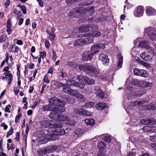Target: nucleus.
<instances>
[{
    "label": "nucleus",
    "instance_id": "obj_1",
    "mask_svg": "<svg viewBox=\"0 0 156 156\" xmlns=\"http://www.w3.org/2000/svg\"><path fill=\"white\" fill-rule=\"evenodd\" d=\"M79 68L81 70L86 71L89 74H98L99 73L98 69L89 64L80 65L79 66Z\"/></svg>",
    "mask_w": 156,
    "mask_h": 156
},
{
    "label": "nucleus",
    "instance_id": "obj_2",
    "mask_svg": "<svg viewBox=\"0 0 156 156\" xmlns=\"http://www.w3.org/2000/svg\"><path fill=\"white\" fill-rule=\"evenodd\" d=\"M49 104L54 107V109L56 108L57 106H59L61 107H64L65 105V102L60 99L55 97L51 98L49 101Z\"/></svg>",
    "mask_w": 156,
    "mask_h": 156
},
{
    "label": "nucleus",
    "instance_id": "obj_3",
    "mask_svg": "<svg viewBox=\"0 0 156 156\" xmlns=\"http://www.w3.org/2000/svg\"><path fill=\"white\" fill-rule=\"evenodd\" d=\"M144 31L148 34L151 40L153 41L156 40V30L154 27H147L144 28Z\"/></svg>",
    "mask_w": 156,
    "mask_h": 156
},
{
    "label": "nucleus",
    "instance_id": "obj_4",
    "mask_svg": "<svg viewBox=\"0 0 156 156\" xmlns=\"http://www.w3.org/2000/svg\"><path fill=\"white\" fill-rule=\"evenodd\" d=\"M77 78L79 81L82 80L84 83L88 85L93 84L95 83V81L93 79L89 77L82 75H78Z\"/></svg>",
    "mask_w": 156,
    "mask_h": 156
},
{
    "label": "nucleus",
    "instance_id": "obj_5",
    "mask_svg": "<svg viewBox=\"0 0 156 156\" xmlns=\"http://www.w3.org/2000/svg\"><path fill=\"white\" fill-rule=\"evenodd\" d=\"M105 45L104 44L100 43L96 44L92 46L90 49L91 52L94 54V55L99 51V49L100 48L104 49L105 48Z\"/></svg>",
    "mask_w": 156,
    "mask_h": 156
},
{
    "label": "nucleus",
    "instance_id": "obj_6",
    "mask_svg": "<svg viewBox=\"0 0 156 156\" xmlns=\"http://www.w3.org/2000/svg\"><path fill=\"white\" fill-rule=\"evenodd\" d=\"M95 28L96 29H98L97 26L95 25H84L79 27V31L81 32H86L90 30H91L92 28Z\"/></svg>",
    "mask_w": 156,
    "mask_h": 156
},
{
    "label": "nucleus",
    "instance_id": "obj_7",
    "mask_svg": "<svg viewBox=\"0 0 156 156\" xmlns=\"http://www.w3.org/2000/svg\"><path fill=\"white\" fill-rule=\"evenodd\" d=\"M133 73L134 75L137 76L144 77L147 76V72L145 70L139 69L136 68L133 69Z\"/></svg>",
    "mask_w": 156,
    "mask_h": 156
},
{
    "label": "nucleus",
    "instance_id": "obj_8",
    "mask_svg": "<svg viewBox=\"0 0 156 156\" xmlns=\"http://www.w3.org/2000/svg\"><path fill=\"white\" fill-rule=\"evenodd\" d=\"M94 55V54L91 51H85L82 54V60L85 62L90 60Z\"/></svg>",
    "mask_w": 156,
    "mask_h": 156
},
{
    "label": "nucleus",
    "instance_id": "obj_9",
    "mask_svg": "<svg viewBox=\"0 0 156 156\" xmlns=\"http://www.w3.org/2000/svg\"><path fill=\"white\" fill-rule=\"evenodd\" d=\"M141 124L145 125H153L156 123V120L152 118L142 119L140 120Z\"/></svg>",
    "mask_w": 156,
    "mask_h": 156
},
{
    "label": "nucleus",
    "instance_id": "obj_10",
    "mask_svg": "<svg viewBox=\"0 0 156 156\" xmlns=\"http://www.w3.org/2000/svg\"><path fill=\"white\" fill-rule=\"evenodd\" d=\"M51 134V139L50 140H53L54 136H60L63 135L65 133V130L62 128L57 129L56 130H54L52 132Z\"/></svg>",
    "mask_w": 156,
    "mask_h": 156
},
{
    "label": "nucleus",
    "instance_id": "obj_11",
    "mask_svg": "<svg viewBox=\"0 0 156 156\" xmlns=\"http://www.w3.org/2000/svg\"><path fill=\"white\" fill-rule=\"evenodd\" d=\"M144 10L141 6H138L134 12V16L136 17H140L143 16Z\"/></svg>",
    "mask_w": 156,
    "mask_h": 156
},
{
    "label": "nucleus",
    "instance_id": "obj_12",
    "mask_svg": "<svg viewBox=\"0 0 156 156\" xmlns=\"http://www.w3.org/2000/svg\"><path fill=\"white\" fill-rule=\"evenodd\" d=\"M153 55H150L148 53L144 52L140 55V57L144 60L147 61H151L153 58Z\"/></svg>",
    "mask_w": 156,
    "mask_h": 156
},
{
    "label": "nucleus",
    "instance_id": "obj_13",
    "mask_svg": "<svg viewBox=\"0 0 156 156\" xmlns=\"http://www.w3.org/2000/svg\"><path fill=\"white\" fill-rule=\"evenodd\" d=\"M99 59L104 64H105L109 62V59L108 56L103 53L99 55Z\"/></svg>",
    "mask_w": 156,
    "mask_h": 156
},
{
    "label": "nucleus",
    "instance_id": "obj_14",
    "mask_svg": "<svg viewBox=\"0 0 156 156\" xmlns=\"http://www.w3.org/2000/svg\"><path fill=\"white\" fill-rule=\"evenodd\" d=\"M51 111L49 115V118L51 119L57 120L58 114V110L57 109H54Z\"/></svg>",
    "mask_w": 156,
    "mask_h": 156
},
{
    "label": "nucleus",
    "instance_id": "obj_15",
    "mask_svg": "<svg viewBox=\"0 0 156 156\" xmlns=\"http://www.w3.org/2000/svg\"><path fill=\"white\" fill-rule=\"evenodd\" d=\"M146 12L147 15L149 16H153L156 15V11L153 8L148 7L146 9Z\"/></svg>",
    "mask_w": 156,
    "mask_h": 156
},
{
    "label": "nucleus",
    "instance_id": "obj_16",
    "mask_svg": "<svg viewBox=\"0 0 156 156\" xmlns=\"http://www.w3.org/2000/svg\"><path fill=\"white\" fill-rule=\"evenodd\" d=\"M52 122V121L51 120H43L41 122V126L42 127L50 128V127L51 126Z\"/></svg>",
    "mask_w": 156,
    "mask_h": 156
},
{
    "label": "nucleus",
    "instance_id": "obj_17",
    "mask_svg": "<svg viewBox=\"0 0 156 156\" xmlns=\"http://www.w3.org/2000/svg\"><path fill=\"white\" fill-rule=\"evenodd\" d=\"M117 58H118V62L117 66L118 68L115 69V70H118L119 69L121 68L122 64L123 57L121 55L120 53H119L118 54Z\"/></svg>",
    "mask_w": 156,
    "mask_h": 156
},
{
    "label": "nucleus",
    "instance_id": "obj_18",
    "mask_svg": "<svg viewBox=\"0 0 156 156\" xmlns=\"http://www.w3.org/2000/svg\"><path fill=\"white\" fill-rule=\"evenodd\" d=\"M70 95L78 98L82 99L83 98V96L76 90H73Z\"/></svg>",
    "mask_w": 156,
    "mask_h": 156
},
{
    "label": "nucleus",
    "instance_id": "obj_19",
    "mask_svg": "<svg viewBox=\"0 0 156 156\" xmlns=\"http://www.w3.org/2000/svg\"><path fill=\"white\" fill-rule=\"evenodd\" d=\"M69 119V117L66 115H63L62 114L58 115L57 116V120L59 121H67Z\"/></svg>",
    "mask_w": 156,
    "mask_h": 156
},
{
    "label": "nucleus",
    "instance_id": "obj_20",
    "mask_svg": "<svg viewBox=\"0 0 156 156\" xmlns=\"http://www.w3.org/2000/svg\"><path fill=\"white\" fill-rule=\"evenodd\" d=\"M145 48L146 49L148 52H147V53H149L153 56H155L156 55V54L154 52V48L148 45L147 46H146Z\"/></svg>",
    "mask_w": 156,
    "mask_h": 156
},
{
    "label": "nucleus",
    "instance_id": "obj_21",
    "mask_svg": "<svg viewBox=\"0 0 156 156\" xmlns=\"http://www.w3.org/2000/svg\"><path fill=\"white\" fill-rule=\"evenodd\" d=\"M95 105L94 103L89 102L85 103L84 105L82 106V108H83L87 109L94 107L95 106Z\"/></svg>",
    "mask_w": 156,
    "mask_h": 156
},
{
    "label": "nucleus",
    "instance_id": "obj_22",
    "mask_svg": "<svg viewBox=\"0 0 156 156\" xmlns=\"http://www.w3.org/2000/svg\"><path fill=\"white\" fill-rule=\"evenodd\" d=\"M62 126V124L61 122H57L53 124L52 122L51 126L50 127V128H54V129L57 128V129H58L61 128Z\"/></svg>",
    "mask_w": 156,
    "mask_h": 156
},
{
    "label": "nucleus",
    "instance_id": "obj_23",
    "mask_svg": "<svg viewBox=\"0 0 156 156\" xmlns=\"http://www.w3.org/2000/svg\"><path fill=\"white\" fill-rule=\"evenodd\" d=\"M78 82L76 81L72 80H69L66 81V83L67 85L69 86H74L76 87L77 85Z\"/></svg>",
    "mask_w": 156,
    "mask_h": 156
},
{
    "label": "nucleus",
    "instance_id": "obj_24",
    "mask_svg": "<svg viewBox=\"0 0 156 156\" xmlns=\"http://www.w3.org/2000/svg\"><path fill=\"white\" fill-rule=\"evenodd\" d=\"M107 105L105 103L103 102H99L96 105V107L99 110H103L106 107Z\"/></svg>",
    "mask_w": 156,
    "mask_h": 156
},
{
    "label": "nucleus",
    "instance_id": "obj_25",
    "mask_svg": "<svg viewBox=\"0 0 156 156\" xmlns=\"http://www.w3.org/2000/svg\"><path fill=\"white\" fill-rule=\"evenodd\" d=\"M88 36H90V37L83 38L84 43H90L93 42L94 41L93 37H91V34H88Z\"/></svg>",
    "mask_w": 156,
    "mask_h": 156
},
{
    "label": "nucleus",
    "instance_id": "obj_26",
    "mask_svg": "<svg viewBox=\"0 0 156 156\" xmlns=\"http://www.w3.org/2000/svg\"><path fill=\"white\" fill-rule=\"evenodd\" d=\"M84 39L82 38L76 40L74 43L75 46L82 45L83 44H84Z\"/></svg>",
    "mask_w": 156,
    "mask_h": 156
},
{
    "label": "nucleus",
    "instance_id": "obj_27",
    "mask_svg": "<svg viewBox=\"0 0 156 156\" xmlns=\"http://www.w3.org/2000/svg\"><path fill=\"white\" fill-rule=\"evenodd\" d=\"M85 122L87 125L93 126L95 124L94 120L92 119H85Z\"/></svg>",
    "mask_w": 156,
    "mask_h": 156
},
{
    "label": "nucleus",
    "instance_id": "obj_28",
    "mask_svg": "<svg viewBox=\"0 0 156 156\" xmlns=\"http://www.w3.org/2000/svg\"><path fill=\"white\" fill-rule=\"evenodd\" d=\"M44 111H51L54 109V107L49 103L48 105H45L43 107Z\"/></svg>",
    "mask_w": 156,
    "mask_h": 156
},
{
    "label": "nucleus",
    "instance_id": "obj_29",
    "mask_svg": "<svg viewBox=\"0 0 156 156\" xmlns=\"http://www.w3.org/2000/svg\"><path fill=\"white\" fill-rule=\"evenodd\" d=\"M97 96L102 99L104 98H106L105 97V93L104 91L101 90V91H97V92H95Z\"/></svg>",
    "mask_w": 156,
    "mask_h": 156
},
{
    "label": "nucleus",
    "instance_id": "obj_30",
    "mask_svg": "<svg viewBox=\"0 0 156 156\" xmlns=\"http://www.w3.org/2000/svg\"><path fill=\"white\" fill-rule=\"evenodd\" d=\"M52 32L50 33V31H49L48 30H47V33L49 34V39L51 41H53L54 39V38L55 37V35L54 34V31L52 30L51 31Z\"/></svg>",
    "mask_w": 156,
    "mask_h": 156
},
{
    "label": "nucleus",
    "instance_id": "obj_31",
    "mask_svg": "<svg viewBox=\"0 0 156 156\" xmlns=\"http://www.w3.org/2000/svg\"><path fill=\"white\" fill-rule=\"evenodd\" d=\"M152 83H150L147 81H142V86L143 87H151L152 86Z\"/></svg>",
    "mask_w": 156,
    "mask_h": 156
},
{
    "label": "nucleus",
    "instance_id": "obj_32",
    "mask_svg": "<svg viewBox=\"0 0 156 156\" xmlns=\"http://www.w3.org/2000/svg\"><path fill=\"white\" fill-rule=\"evenodd\" d=\"M72 90V89L68 87H66V86L62 88V90L64 92L69 94H71V93Z\"/></svg>",
    "mask_w": 156,
    "mask_h": 156
},
{
    "label": "nucleus",
    "instance_id": "obj_33",
    "mask_svg": "<svg viewBox=\"0 0 156 156\" xmlns=\"http://www.w3.org/2000/svg\"><path fill=\"white\" fill-rule=\"evenodd\" d=\"M147 44V41H146L145 40L139 42L138 44V46L146 48V46L148 45Z\"/></svg>",
    "mask_w": 156,
    "mask_h": 156
},
{
    "label": "nucleus",
    "instance_id": "obj_34",
    "mask_svg": "<svg viewBox=\"0 0 156 156\" xmlns=\"http://www.w3.org/2000/svg\"><path fill=\"white\" fill-rule=\"evenodd\" d=\"M91 37H98L101 35V33L100 32L96 31L93 32L91 34Z\"/></svg>",
    "mask_w": 156,
    "mask_h": 156
},
{
    "label": "nucleus",
    "instance_id": "obj_35",
    "mask_svg": "<svg viewBox=\"0 0 156 156\" xmlns=\"http://www.w3.org/2000/svg\"><path fill=\"white\" fill-rule=\"evenodd\" d=\"M133 83L136 86L142 87V81L136 80L134 81Z\"/></svg>",
    "mask_w": 156,
    "mask_h": 156
},
{
    "label": "nucleus",
    "instance_id": "obj_36",
    "mask_svg": "<svg viewBox=\"0 0 156 156\" xmlns=\"http://www.w3.org/2000/svg\"><path fill=\"white\" fill-rule=\"evenodd\" d=\"M47 152V150L44 149L40 150L38 152V154L40 156H42L44 155H45Z\"/></svg>",
    "mask_w": 156,
    "mask_h": 156
},
{
    "label": "nucleus",
    "instance_id": "obj_37",
    "mask_svg": "<svg viewBox=\"0 0 156 156\" xmlns=\"http://www.w3.org/2000/svg\"><path fill=\"white\" fill-rule=\"evenodd\" d=\"M106 144L105 143L103 142V141H100L99 142V143L98 145V148L100 149H105L106 148L105 147Z\"/></svg>",
    "mask_w": 156,
    "mask_h": 156
},
{
    "label": "nucleus",
    "instance_id": "obj_38",
    "mask_svg": "<svg viewBox=\"0 0 156 156\" xmlns=\"http://www.w3.org/2000/svg\"><path fill=\"white\" fill-rule=\"evenodd\" d=\"M103 140L109 143L111 141V138L109 136L105 135L103 138Z\"/></svg>",
    "mask_w": 156,
    "mask_h": 156
},
{
    "label": "nucleus",
    "instance_id": "obj_39",
    "mask_svg": "<svg viewBox=\"0 0 156 156\" xmlns=\"http://www.w3.org/2000/svg\"><path fill=\"white\" fill-rule=\"evenodd\" d=\"M145 93V92L143 90H142V91L141 90H138L135 92V95L138 96H140Z\"/></svg>",
    "mask_w": 156,
    "mask_h": 156
},
{
    "label": "nucleus",
    "instance_id": "obj_40",
    "mask_svg": "<svg viewBox=\"0 0 156 156\" xmlns=\"http://www.w3.org/2000/svg\"><path fill=\"white\" fill-rule=\"evenodd\" d=\"M82 108H79L78 109H76L74 111L75 112L78 114L79 115H83V109Z\"/></svg>",
    "mask_w": 156,
    "mask_h": 156
},
{
    "label": "nucleus",
    "instance_id": "obj_41",
    "mask_svg": "<svg viewBox=\"0 0 156 156\" xmlns=\"http://www.w3.org/2000/svg\"><path fill=\"white\" fill-rule=\"evenodd\" d=\"M83 133V130L80 128L77 129L76 131V134L77 136H81Z\"/></svg>",
    "mask_w": 156,
    "mask_h": 156
},
{
    "label": "nucleus",
    "instance_id": "obj_42",
    "mask_svg": "<svg viewBox=\"0 0 156 156\" xmlns=\"http://www.w3.org/2000/svg\"><path fill=\"white\" fill-rule=\"evenodd\" d=\"M151 127L146 126L143 127V130L144 132H151Z\"/></svg>",
    "mask_w": 156,
    "mask_h": 156
},
{
    "label": "nucleus",
    "instance_id": "obj_43",
    "mask_svg": "<svg viewBox=\"0 0 156 156\" xmlns=\"http://www.w3.org/2000/svg\"><path fill=\"white\" fill-rule=\"evenodd\" d=\"M66 123L71 126H73L74 125L75 122L74 120H70L69 118L68 120L67 121Z\"/></svg>",
    "mask_w": 156,
    "mask_h": 156
},
{
    "label": "nucleus",
    "instance_id": "obj_44",
    "mask_svg": "<svg viewBox=\"0 0 156 156\" xmlns=\"http://www.w3.org/2000/svg\"><path fill=\"white\" fill-rule=\"evenodd\" d=\"M85 86V85L84 84H83L82 83H78V82L76 87L79 88L80 89H82L84 88Z\"/></svg>",
    "mask_w": 156,
    "mask_h": 156
},
{
    "label": "nucleus",
    "instance_id": "obj_45",
    "mask_svg": "<svg viewBox=\"0 0 156 156\" xmlns=\"http://www.w3.org/2000/svg\"><path fill=\"white\" fill-rule=\"evenodd\" d=\"M13 12L15 14L19 16H21V12L20 11L17 10L16 9H14Z\"/></svg>",
    "mask_w": 156,
    "mask_h": 156
},
{
    "label": "nucleus",
    "instance_id": "obj_46",
    "mask_svg": "<svg viewBox=\"0 0 156 156\" xmlns=\"http://www.w3.org/2000/svg\"><path fill=\"white\" fill-rule=\"evenodd\" d=\"M6 35L5 34H2L0 36V43L6 39Z\"/></svg>",
    "mask_w": 156,
    "mask_h": 156
},
{
    "label": "nucleus",
    "instance_id": "obj_47",
    "mask_svg": "<svg viewBox=\"0 0 156 156\" xmlns=\"http://www.w3.org/2000/svg\"><path fill=\"white\" fill-rule=\"evenodd\" d=\"M11 106L9 105L7 106L5 108V112L10 113V111L9 110V109L10 108Z\"/></svg>",
    "mask_w": 156,
    "mask_h": 156
},
{
    "label": "nucleus",
    "instance_id": "obj_48",
    "mask_svg": "<svg viewBox=\"0 0 156 156\" xmlns=\"http://www.w3.org/2000/svg\"><path fill=\"white\" fill-rule=\"evenodd\" d=\"M57 56L55 51L53 50L52 51V59L53 61H55L56 60Z\"/></svg>",
    "mask_w": 156,
    "mask_h": 156
},
{
    "label": "nucleus",
    "instance_id": "obj_49",
    "mask_svg": "<svg viewBox=\"0 0 156 156\" xmlns=\"http://www.w3.org/2000/svg\"><path fill=\"white\" fill-rule=\"evenodd\" d=\"M40 58H42V59H43L44 58V57H45L46 55V52L45 51L42 52H40Z\"/></svg>",
    "mask_w": 156,
    "mask_h": 156
},
{
    "label": "nucleus",
    "instance_id": "obj_50",
    "mask_svg": "<svg viewBox=\"0 0 156 156\" xmlns=\"http://www.w3.org/2000/svg\"><path fill=\"white\" fill-rule=\"evenodd\" d=\"M21 115L22 114L20 113H19L16 116L15 119V122L16 123H17L18 122V121L21 118Z\"/></svg>",
    "mask_w": 156,
    "mask_h": 156
},
{
    "label": "nucleus",
    "instance_id": "obj_51",
    "mask_svg": "<svg viewBox=\"0 0 156 156\" xmlns=\"http://www.w3.org/2000/svg\"><path fill=\"white\" fill-rule=\"evenodd\" d=\"M150 139L152 142H155L156 141V134H155L153 136H150Z\"/></svg>",
    "mask_w": 156,
    "mask_h": 156
},
{
    "label": "nucleus",
    "instance_id": "obj_52",
    "mask_svg": "<svg viewBox=\"0 0 156 156\" xmlns=\"http://www.w3.org/2000/svg\"><path fill=\"white\" fill-rule=\"evenodd\" d=\"M58 76L59 78H61V79H63L64 77V74L62 72H59L58 73Z\"/></svg>",
    "mask_w": 156,
    "mask_h": 156
},
{
    "label": "nucleus",
    "instance_id": "obj_53",
    "mask_svg": "<svg viewBox=\"0 0 156 156\" xmlns=\"http://www.w3.org/2000/svg\"><path fill=\"white\" fill-rule=\"evenodd\" d=\"M8 59H9V58L8 57V56H6L5 59H4L2 62L1 63V66L2 67V66H3L5 63V62H8Z\"/></svg>",
    "mask_w": 156,
    "mask_h": 156
},
{
    "label": "nucleus",
    "instance_id": "obj_54",
    "mask_svg": "<svg viewBox=\"0 0 156 156\" xmlns=\"http://www.w3.org/2000/svg\"><path fill=\"white\" fill-rule=\"evenodd\" d=\"M21 10L23 11V14H26V7L24 5L22 6Z\"/></svg>",
    "mask_w": 156,
    "mask_h": 156
},
{
    "label": "nucleus",
    "instance_id": "obj_55",
    "mask_svg": "<svg viewBox=\"0 0 156 156\" xmlns=\"http://www.w3.org/2000/svg\"><path fill=\"white\" fill-rule=\"evenodd\" d=\"M12 26V24L11 23V20H8L7 21V27L8 28H11Z\"/></svg>",
    "mask_w": 156,
    "mask_h": 156
},
{
    "label": "nucleus",
    "instance_id": "obj_56",
    "mask_svg": "<svg viewBox=\"0 0 156 156\" xmlns=\"http://www.w3.org/2000/svg\"><path fill=\"white\" fill-rule=\"evenodd\" d=\"M13 128L12 126H11V129H10V130L7 133L8 135L10 136L12 134L13 132Z\"/></svg>",
    "mask_w": 156,
    "mask_h": 156
},
{
    "label": "nucleus",
    "instance_id": "obj_57",
    "mask_svg": "<svg viewBox=\"0 0 156 156\" xmlns=\"http://www.w3.org/2000/svg\"><path fill=\"white\" fill-rule=\"evenodd\" d=\"M146 100H143L142 101H139L137 102V105L139 106H141L142 104H144L146 103Z\"/></svg>",
    "mask_w": 156,
    "mask_h": 156
},
{
    "label": "nucleus",
    "instance_id": "obj_58",
    "mask_svg": "<svg viewBox=\"0 0 156 156\" xmlns=\"http://www.w3.org/2000/svg\"><path fill=\"white\" fill-rule=\"evenodd\" d=\"M43 81L44 82L47 83H49L50 81L48 80V77L46 76V75H45L43 79Z\"/></svg>",
    "mask_w": 156,
    "mask_h": 156
},
{
    "label": "nucleus",
    "instance_id": "obj_59",
    "mask_svg": "<svg viewBox=\"0 0 156 156\" xmlns=\"http://www.w3.org/2000/svg\"><path fill=\"white\" fill-rule=\"evenodd\" d=\"M63 107H62V108H55L56 109H57L58 110V112H63L65 111V109Z\"/></svg>",
    "mask_w": 156,
    "mask_h": 156
},
{
    "label": "nucleus",
    "instance_id": "obj_60",
    "mask_svg": "<svg viewBox=\"0 0 156 156\" xmlns=\"http://www.w3.org/2000/svg\"><path fill=\"white\" fill-rule=\"evenodd\" d=\"M19 137H20L19 133L18 132H17L16 134V137H15V140L16 141H19Z\"/></svg>",
    "mask_w": 156,
    "mask_h": 156
},
{
    "label": "nucleus",
    "instance_id": "obj_61",
    "mask_svg": "<svg viewBox=\"0 0 156 156\" xmlns=\"http://www.w3.org/2000/svg\"><path fill=\"white\" fill-rule=\"evenodd\" d=\"M83 115H90V113L87 110H83Z\"/></svg>",
    "mask_w": 156,
    "mask_h": 156
},
{
    "label": "nucleus",
    "instance_id": "obj_62",
    "mask_svg": "<svg viewBox=\"0 0 156 156\" xmlns=\"http://www.w3.org/2000/svg\"><path fill=\"white\" fill-rule=\"evenodd\" d=\"M9 72V71H8L7 73H6L5 76L9 77V78H12L13 76L12 74L11 73H10Z\"/></svg>",
    "mask_w": 156,
    "mask_h": 156
},
{
    "label": "nucleus",
    "instance_id": "obj_63",
    "mask_svg": "<svg viewBox=\"0 0 156 156\" xmlns=\"http://www.w3.org/2000/svg\"><path fill=\"white\" fill-rule=\"evenodd\" d=\"M151 132L156 133V126L151 127Z\"/></svg>",
    "mask_w": 156,
    "mask_h": 156
},
{
    "label": "nucleus",
    "instance_id": "obj_64",
    "mask_svg": "<svg viewBox=\"0 0 156 156\" xmlns=\"http://www.w3.org/2000/svg\"><path fill=\"white\" fill-rule=\"evenodd\" d=\"M150 145L152 148L156 150V143L150 144Z\"/></svg>",
    "mask_w": 156,
    "mask_h": 156
}]
</instances>
